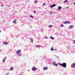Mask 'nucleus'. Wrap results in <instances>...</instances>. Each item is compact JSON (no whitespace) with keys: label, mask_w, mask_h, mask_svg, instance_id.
<instances>
[{"label":"nucleus","mask_w":75,"mask_h":75,"mask_svg":"<svg viewBox=\"0 0 75 75\" xmlns=\"http://www.w3.org/2000/svg\"><path fill=\"white\" fill-rule=\"evenodd\" d=\"M59 65L64 68H66V67H67V64L65 63H63V64L59 63Z\"/></svg>","instance_id":"obj_1"},{"label":"nucleus","mask_w":75,"mask_h":75,"mask_svg":"<svg viewBox=\"0 0 75 75\" xmlns=\"http://www.w3.org/2000/svg\"><path fill=\"white\" fill-rule=\"evenodd\" d=\"M17 54H18L19 55V56H20L21 55V50H18L17 51V52H16Z\"/></svg>","instance_id":"obj_2"},{"label":"nucleus","mask_w":75,"mask_h":75,"mask_svg":"<svg viewBox=\"0 0 75 75\" xmlns=\"http://www.w3.org/2000/svg\"><path fill=\"white\" fill-rule=\"evenodd\" d=\"M56 6V5H55V4H54L53 5H51L50 6V7L51 8H52V7H55V6Z\"/></svg>","instance_id":"obj_3"},{"label":"nucleus","mask_w":75,"mask_h":75,"mask_svg":"<svg viewBox=\"0 0 75 75\" xmlns=\"http://www.w3.org/2000/svg\"><path fill=\"white\" fill-rule=\"evenodd\" d=\"M32 70L33 71H36V70H37V69L35 67H33Z\"/></svg>","instance_id":"obj_4"},{"label":"nucleus","mask_w":75,"mask_h":75,"mask_svg":"<svg viewBox=\"0 0 75 75\" xmlns=\"http://www.w3.org/2000/svg\"><path fill=\"white\" fill-rule=\"evenodd\" d=\"M48 69V68L47 67H43V70H44V71L45 70H46V69Z\"/></svg>","instance_id":"obj_5"},{"label":"nucleus","mask_w":75,"mask_h":75,"mask_svg":"<svg viewBox=\"0 0 75 75\" xmlns=\"http://www.w3.org/2000/svg\"><path fill=\"white\" fill-rule=\"evenodd\" d=\"M70 23V22H69V21H66V22H64V24H68V23Z\"/></svg>","instance_id":"obj_6"},{"label":"nucleus","mask_w":75,"mask_h":75,"mask_svg":"<svg viewBox=\"0 0 75 75\" xmlns=\"http://www.w3.org/2000/svg\"><path fill=\"white\" fill-rule=\"evenodd\" d=\"M53 64L55 66H56V67H57V66H58V64H56L55 62L53 63Z\"/></svg>","instance_id":"obj_7"},{"label":"nucleus","mask_w":75,"mask_h":75,"mask_svg":"<svg viewBox=\"0 0 75 75\" xmlns=\"http://www.w3.org/2000/svg\"><path fill=\"white\" fill-rule=\"evenodd\" d=\"M58 10H61L62 8V7H61V6H58Z\"/></svg>","instance_id":"obj_8"},{"label":"nucleus","mask_w":75,"mask_h":75,"mask_svg":"<svg viewBox=\"0 0 75 75\" xmlns=\"http://www.w3.org/2000/svg\"><path fill=\"white\" fill-rule=\"evenodd\" d=\"M72 67L73 68H75V63L73 64Z\"/></svg>","instance_id":"obj_9"},{"label":"nucleus","mask_w":75,"mask_h":75,"mask_svg":"<svg viewBox=\"0 0 75 75\" xmlns=\"http://www.w3.org/2000/svg\"><path fill=\"white\" fill-rule=\"evenodd\" d=\"M73 27H74V26H73L72 25L70 26H69V28H73Z\"/></svg>","instance_id":"obj_10"},{"label":"nucleus","mask_w":75,"mask_h":75,"mask_svg":"<svg viewBox=\"0 0 75 75\" xmlns=\"http://www.w3.org/2000/svg\"><path fill=\"white\" fill-rule=\"evenodd\" d=\"M50 38L52 40H54V38L52 37V36H50Z\"/></svg>","instance_id":"obj_11"},{"label":"nucleus","mask_w":75,"mask_h":75,"mask_svg":"<svg viewBox=\"0 0 75 75\" xmlns=\"http://www.w3.org/2000/svg\"><path fill=\"white\" fill-rule=\"evenodd\" d=\"M10 71H13V67H11V68L10 69Z\"/></svg>","instance_id":"obj_12"},{"label":"nucleus","mask_w":75,"mask_h":75,"mask_svg":"<svg viewBox=\"0 0 75 75\" xmlns=\"http://www.w3.org/2000/svg\"><path fill=\"white\" fill-rule=\"evenodd\" d=\"M67 2H68V0H66L64 1V3H67Z\"/></svg>","instance_id":"obj_13"},{"label":"nucleus","mask_w":75,"mask_h":75,"mask_svg":"<svg viewBox=\"0 0 75 75\" xmlns=\"http://www.w3.org/2000/svg\"><path fill=\"white\" fill-rule=\"evenodd\" d=\"M16 23V20H15L13 21V23Z\"/></svg>","instance_id":"obj_14"},{"label":"nucleus","mask_w":75,"mask_h":75,"mask_svg":"<svg viewBox=\"0 0 75 75\" xmlns=\"http://www.w3.org/2000/svg\"><path fill=\"white\" fill-rule=\"evenodd\" d=\"M52 27V26L51 25H49L48 26V27H49V28H50L51 27Z\"/></svg>","instance_id":"obj_15"},{"label":"nucleus","mask_w":75,"mask_h":75,"mask_svg":"<svg viewBox=\"0 0 75 75\" xmlns=\"http://www.w3.org/2000/svg\"><path fill=\"white\" fill-rule=\"evenodd\" d=\"M4 44H7V42H4Z\"/></svg>","instance_id":"obj_16"},{"label":"nucleus","mask_w":75,"mask_h":75,"mask_svg":"<svg viewBox=\"0 0 75 75\" xmlns=\"http://www.w3.org/2000/svg\"><path fill=\"white\" fill-rule=\"evenodd\" d=\"M51 51H54V48L53 47H52L51 49Z\"/></svg>","instance_id":"obj_17"},{"label":"nucleus","mask_w":75,"mask_h":75,"mask_svg":"<svg viewBox=\"0 0 75 75\" xmlns=\"http://www.w3.org/2000/svg\"><path fill=\"white\" fill-rule=\"evenodd\" d=\"M36 47H37V48H38V47H40V46L37 45L36 46Z\"/></svg>","instance_id":"obj_18"},{"label":"nucleus","mask_w":75,"mask_h":75,"mask_svg":"<svg viewBox=\"0 0 75 75\" xmlns=\"http://www.w3.org/2000/svg\"><path fill=\"white\" fill-rule=\"evenodd\" d=\"M30 40H32L31 42H33V39H32L31 38L30 39Z\"/></svg>","instance_id":"obj_19"},{"label":"nucleus","mask_w":75,"mask_h":75,"mask_svg":"<svg viewBox=\"0 0 75 75\" xmlns=\"http://www.w3.org/2000/svg\"><path fill=\"white\" fill-rule=\"evenodd\" d=\"M30 17L31 18H33V16H32V15H30Z\"/></svg>","instance_id":"obj_20"},{"label":"nucleus","mask_w":75,"mask_h":75,"mask_svg":"<svg viewBox=\"0 0 75 75\" xmlns=\"http://www.w3.org/2000/svg\"><path fill=\"white\" fill-rule=\"evenodd\" d=\"M61 26L62 27H64V25H61Z\"/></svg>","instance_id":"obj_21"},{"label":"nucleus","mask_w":75,"mask_h":75,"mask_svg":"<svg viewBox=\"0 0 75 75\" xmlns=\"http://www.w3.org/2000/svg\"><path fill=\"white\" fill-rule=\"evenodd\" d=\"M3 62H4L5 61V60L4 59L3 60H2Z\"/></svg>","instance_id":"obj_22"},{"label":"nucleus","mask_w":75,"mask_h":75,"mask_svg":"<svg viewBox=\"0 0 75 75\" xmlns=\"http://www.w3.org/2000/svg\"><path fill=\"white\" fill-rule=\"evenodd\" d=\"M6 59V57H5L4 58V59Z\"/></svg>","instance_id":"obj_23"},{"label":"nucleus","mask_w":75,"mask_h":75,"mask_svg":"<svg viewBox=\"0 0 75 75\" xmlns=\"http://www.w3.org/2000/svg\"><path fill=\"white\" fill-rule=\"evenodd\" d=\"M45 4V3H44L43 4V6H44Z\"/></svg>","instance_id":"obj_24"},{"label":"nucleus","mask_w":75,"mask_h":75,"mask_svg":"<svg viewBox=\"0 0 75 75\" xmlns=\"http://www.w3.org/2000/svg\"><path fill=\"white\" fill-rule=\"evenodd\" d=\"M73 44H75V41H74V42H73Z\"/></svg>","instance_id":"obj_25"},{"label":"nucleus","mask_w":75,"mask_h":75,"mask_svg":"<svg viewBox=\"0 0 75 75\" xmlns=\"http://www.w3.org/2000/svg\"><path fill=\"white\" fill-rule=\"evenodd\" d=\"M33 12L34 13H35V11H34Z\"/></svg>","instance_id":"obj_26"},{"label":"nucleus","mask_w":75,"mask_h":75,"mask_svg":"<svg viewBox=\"0 0 75 75\" xmlns=\"http://www.w3.org/2000/svg\"><path fill=\"white\" fill-rule=\"evenodd\" d=\"M37 1H35V3H37Z\"/></svg>","instance_id":"obj_27"},{"label":"nucleus","mask_w":75,"mask_h":75,"mask_svg":"<svg viewBox=\"0 0 75 75\" xmlns=\"http://www.w3.org/2000/svg\"><path fill=\"white\" fill-rule=\"evenodd\" d=\"M52 13V12H51L50 13V14H51V13Z\"/></svg>","instance_id":"obj_28"},{"label":"nucleus","mask_w":75,"mask_h":75,"mask_svg":"<svg viewBox=\"0 0 75 75\" xmlns=\"http://www.w3.org/2000/svg\"><path fill=\"white\" fill-rule=\"evenodd\" d=\"M1 31L0 30V33H1Z\"/></svg>","instance_id":"obj_29"}]
</instances>
